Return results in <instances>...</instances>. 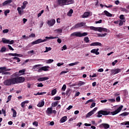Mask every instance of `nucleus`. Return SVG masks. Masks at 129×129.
<instances>
[{"label":"nucleus","mask_w":129,"mask_h":129,"mask_svg":"<svg viewBox=\"0 0 129 129\" xmlns=\"http://www.w3.org/2000/svg\"><path fill=\"white\" fill-rule=\"evenodd\" d=\"M25 79L24 77H15L5 80L4 82V84L6 86H11V85H14V84L23 83L25 82Z\"/></svg>","instance_id":"f257e3e1"},{"label":"nucleus","mask_w":129,"mask_h":129,"mask_svg":"<svg viewBox=\"0 0 129 129\" xmlns=\"http://www.w3.org/2000/svg\"><path fill=\"white\" fill-rule=\"evenodd\" d=\"M49 39H56V37H53V36H50V37L46 36L45 37V39L43 40L42 39H37L35 41H33L31 43H30V45H37V44H40V43H44V42H46L47 40Z\"/></svg>","instance_id":"f03ea898"},{"label":"nucleus","mask_w":129,"mask_h":129,"mask_svg":"<svg viewBox=\"0 0 129 129\" xmlns=\"http://www.w3.org/2000/svg\"><path fill=\"white\" fill-rule=\"evenodd\" d=\"M89 29H90V30H92L93 31H98V32H107V31H108V30L106 28H104L103 27H95L94 26H90Z\"/></svg>","instance_id":"7ed1b4c3"},{"label":"nucleus","mask_w":129,"mask_h":129,"mask_svg":"<svg viewBox=\"0 0 129 129\" xmlns=\"http://www.w3.org/2000/svg\"><path fill=\"white\" fill-rule=\"evenodd\" d=\"M97 117H102V115H108L110 114V111L101 110L97 112ZM102 114V115H101Z\"/></svg>","instance_id":"20e7f679"},{"label":"nucleus","mask_w":129,"mask_h":129,"mask_svg":"<svg viewBox=\"0 0 129 129\" xmlns=\"http://www.w3.org/2000/svg\"><path fill=\"white\" fill-rule=\"evenodd\" d=\"M88 35V33L87 32H84L81 33L80 32H74L71 34V36H73L74 37H78L79 38L81 37H85Z\"/></svg>","instance_id":"39448f33"},{"label":"nucleus","mask_w":129,"mask_h":129,"mask_svg":"<svg viewBox=\"0 0 129 129\" xmlns=\"http://www.w3.org/2000/svg\"><path fill=\"white\" fill-rule=\"evenodd\" d=\"M57 3L59 6H66L70 5L68 0H57Z\"/></svg>","instance_id":"423d86ee"},{"label":"nucleus","mask_w":129,"mask_h":129,"mask_svg":"<svg viewBox=\"0 0 129 129\" xmlns=\"http://www.w3.org/2000/svg\"><path fill=\"white\" fill-rule=\"evenodd\" d=\"M121 72V69H114L111 70V75H115Z\"/></svg>","instance_id":"0eeeda50"},{"label":"nucleus","mask_w":129,"mask_h":129,"mask_svg":"<svg viewBox=\"0 0 129 129\" xmlns=\"http://www.w3.org/2000/svg\"><path fill=\"white\" fill-rule=\"evenodd\" d=\"M123 107V106L121 105L116 110L113 112H111V114H112V115H115V114H117L118 112H120V111H121V110L122 109Z\"/></svg>","instance_id":"6e6552de"},{"label":"nucleus","mask_w":129,"mask_h":129,"mask_svg":"<svg viewBox=\"0 0 129 129\" xmlns=\"http://www.w3.org/2000/svg\"><path fill=\"white\" fill-rule=\"evenodd\" d=\"M86 24V23H85L84 22L77 23V24H76L75 25H74L73 27V29H78V28H81L82 27H84V26H85Z\"/></svg>","instance_id":"1a4fd4ad"},{"label":"nucleus","mask_w":129,"mask_h":129,"mask_svg":"<svg viewBox=\"0 0 129 129\" xmlns=\"http://www.w3.org/2000/svg\"><path fill=\"white\" fill-rule=\"evenodd\" d=\"M26 9V6L23 5L22 6L21 8L20 7H18L17 8V11L18 12L19 15L20 16H22L24 14V11H22V10H25Z\"/></svg>","instance_id":"9d476101"},{"label":"nucleus","mask_w":129,"mask_h":129,"mask_svg":"<svg viewBox=\"0 0 129 129\" xmlns=\"http://www.w3.org/2000/svg\"><path fill=\"white\" fill-rule=\"evenodd\" d=\"M0 70H2V75H11L10 72L6 71V67L0 68Z\"/></svg>","instance_id":"9b49d317"},{"label":"nucleus","mask_w":129,"mask_h":129,"mask_svg":"<svg viewBox=\"0 0 129 129\" xmlns=\"http://www.w3.org/2000/svg\"><path fill=\"white\" fill-rule=\"evenodd\" d=\"M55 23H56L55 19H52L48 21L47 24L48 26H54V25H55Z\"/></svg>","instance_id":"f8f14e48"},{"label":"nucleus","mask_w":129,"mask_h":129,"mask_svg":"<svg viewBox=\"0 0 129 129\" xmlns=\"http://www.w3.org/2000/svg\"><path fill=\"white\" fill-rule=\"evenodd\" d=\"M44 105H45V101H44V99H43L38 103L37 106H38V107H43Z\"/></svg>","instance_id":"ddd939ff"},{"label":"nucleus","mask_w":129,"mask_h":129,"mask_svg":"<svg viewBox=\"0 0 129 129\" xmlns=\"http://www.w3.org/2000/svg\"><path fill=\"white\" fill-rule=\"evenodd\" d=\"M90 46H100V47H101V46H102V44L100 42H96L92 43L90 44Z\"/></svg>","instance_id":"4468645a"},{"label":"nucleus","mask_w":129,"mask_h":129,"mask_svg":"<svg viewBox=\"0 0 129 129\" xmlns=\"http://www.w3.org/2000/svg\"><path fill=\"white\" fill-rule=\"evenodd\" d=\"M48 79H49V77H47L38 78L37 80L38 81H39V82H42V81H46V80H48Z\"/></svg>","instance_id":"2eb2a0df"},{"label":"nucleus","mask_w":129,"mask_h":129,"mask_svg":"<svg viewBox=\"0 0 129 129\" xmlns=\"http://www.w3.org/2000/svg\"><path fill=\"white\" fill-rule=\"evenodd\" d=\"M100 127H104V128H109V124L106 123H102L100 125Z\"/></svg>","instance_id":"dca6fc26"},{"label":"nucleus","mask_w":129,"mask_h":129,"mask_svg":"<svg viewBox=\"0 0 129 129\" xmlns=\"http://www.w3.org/2000/svg\"><path fill=\"white\" fill-rule=\"evenodd\" d=\"M46 112L48 115L49 114H52V113H53V110H52V107L48 108L46 111Z\"/></svg>","instance_id":"f3484780"},{"label":"nucleus","mask_w":129,"mask_h":129,"mask_svg":"<svg viewBox=\"0 0 129 129\" xmlns=\"http://www.w3.org/2000/svg\"><path fill=\"white\" fill-rule=\"evenodd\" d=\"M12 2H13V1H12V0L6 1L3 3V4H2L3 6L5 7V6L10 5V4H11L12 3Z\"/></svg>","instance_id":"a211bd4d"},{"label":"nucleus","mask_w":129,"mask_h":129,"mask_svg":"<svg viewBox=\"0 0 129 129\" xmlns=\"http://www.w3.org/2000/svg\"><path fill=\"white\" fill-rule=\"evenodd\" d=\"M90 15V12H85L83 15H82V18H88L89 16Z\"/></svg>","instance_id":"6ab92c4d"},{"label":"nucleus","mask_w":129,"mask_h":129,"mask_svg":"<svg viewBox=\"0 0 129 129\" xmlns=\"http://www.w3.org/2000/svg\"><path fill=\"white\" fill-rule=\"evenodd\" d=\"M8 55L9 56H13L15 57H21L22 56V54L18 53H9Z\"/></svg>","instance_id":"aec40b11"},{"label":"nucleus","mask_w":129,"mask_h":129,"mask_svg":"<svg viewBox=\"0 0 129 129\" xmlns=\"http://www.w3.org/2000/svg\"><path fill=\"white\" fill-rule=\"evenodd\" d=\"M67 119H68V118H67V116H64L61 117V118L60 120V122L63 123V122H65V121H66V120H67Z\"/></svg>","instance_id":"412c9836"},{"label":"nucleus","mask_w":129,"mask_h":129,"mask_svg":"<svg viewBox=\"0 0 129 129\" xmlns=\"http://www.w3.org/2000/svg\"><path fill=\"white\" fill-rule=\"evenodd\" d=\"M104 14L105 15V16H106L107 17H112V14H110L109 12H108V11L105 10L104 11Z\"/></svg>","instance_id":"4be33fe9"},{"label":"nucleus","mask_w":129,"mask_h":129,"mask_svg":"<svg viewBox=\"0 0 129 129\" xmlns=\"http://www.w3.org/2000/svg\"><path fill=\"white\" fill-rule=\"evenodd\" d=\"M2 42L4 44H9L10 42V40H8L5 38H2Z\"/></svg>","instance_id":"5701e85b"},{"label":"nucleus","mask_w":129,"mask_h":129,"mask_svg":"<svg viewBox=\"0 0 129 129\" xmlns=\"http://www.w3.org/2000/svg\"><path fill=\"white\" fill-rule=\"evenodd\" d=\"M66 95H68V96H70L71 95V89H68L67 90L66 92Z\"/></svg>","instance_id":"b1692460"},{"label":"nucleus","mask_w":129,"mask_h":129,"mask_svg":"<svg viewBox=\"0 0 129 129\" xmlns=\"http://www.w3.org/2000/svg\"><path fill=\"white\" fill-rule=\"evenodd\" d=\"M91 53H93L96 55H99V52L96 51V49H93L91 50Z\"/></svg>","instance_id":"393cba45"},{"label":"nucleus","mask_w":129,"mask_h":129,"mask_svg":"<svg viewBox=\"0 0 129 129\" xmlns=\"http://www.w3.org/2000/svg\"><path fill=\"white\" fill-rule=\"evenodd\" d=\"M41 69L42 70V71H48L49 70L48 69L50 68L48 66H45V67H41Z\"/></svg>","instance_id":"a878e982"},{"label":"nucleus","mask_w":129,"mask_h":129,"mask_svg":"<svg viewBox=\"0 0 129 129\" xmlns=\"http://www.w3.org/2000/svg\"><path fill=\"white\" fill-rule=\"evenodd\" d=\"M58 103H59V101H55L54 102L52 103L51 106L53 107H56V106H57V105H58Z\"/></svg>","instance_id":"bb28decb"},{"label":"nucleus","mask_w":129,"mask_h":129,"mask_svg":"<svg viewBox=\"0 0 129 129\" xmlns=\"http://www.w3.org/2000/svg\"><path fill=\"white\" fill-rule=\"evenodd\" d=\"M11 110H12L13 112V117H16V116H17V111H16V110H15L14 108H12Z\"/></svg>","instance_id":"cd10ccee"},{"label":"nucleus","mask_w":129,"mask_h":129,"mask_svg":"<svg viewBox=\"0 0 129 129\" xmlns=\"http://www.w3.org/2000/svg\"><path fill=\"white\" fill-rule=\"evenodd\" d=\"M119 19L121 21H123V22H125V18H124V15H121L119 16Z\"/></svg>","instance_id":"c85d7f7f"},{"label":"nucleus","mask_w":129,"mask_h":129,"mask_svg":"<svg viewBox=\"0 0 129 129\" xmlns=\"http://www.w3.org/2000/svg\"><path fill=\"white\" fill-rule=\"evenodd\" d=\"M73 14V9H70V10L69 11L68 13V16H69V17H71Z\"/></svg>","instance_id":"c756f323"},{"label":"nucleus","mask_w":129,"mask_h":129,"mask_svg":"<svg viewBox=\"0 0 129 129\" xmlns=\"http://www.w3.org/2000/svg\"><path fill=\"white\" fill-rule=\"evenodd\" d=\"M129 112H124L121 114H120L119 115L121 116H126V115H128Z\"/></svg>","instance_id":"7c9ffc66"},{"label":"nucleus","mask_w":129,"mask_h":129,"mask_svg":"<svg viewBox=\"0 0 129 129\" xmlns=\"http://www.w3.org/2000/svg\"><path fill=\"white\" fill-rule=\"evenodd\" d=\"M78 64H79V61H77L75 62L71 63L69 64V66H75V65H78Z\"/></svg>","instance_id":"2f4dec72"},{"label":"nucleus","mask_w":129,"mask_h":129,"mask_svg":"<svg viewBox=\"0 0 129 129\" xmlns=\"http://www.w3.org/2000/svg\"><path fill=\"white\" fill-rule=\"evenodd\" d=\"M46 93H47V92H38L37 94H34V95H44V94H46Z\"/></svg>","instance_id":"473e14b6"},{"label":"nucleus","mask_w":129,"mask_h":129,"mask_svg":"<svg viewBox=\"0 0 129 129\" xmlns=\"http://www.w3.org/2000/svg\"><path fill=\"white\" fill-rule=\"evenodd\" d=\"M92 114H94L91 111L89 112H88L86 116V117H90V116H91V115H92Z\"/></svg>","instance_id":"72a5a7b5"},{"label":"nucleus","mask_w":129,"mask_h":129,"mask_svg":"<svg viewBox=\"0 0 129 129\" xmlns=\"http://www.w3.org/2000/svg\"><path fill=\"white\" fill-rule=\"evenodd\" d=\"M11 59H13V60H17L18 63H19V62H21V59H20V58H19L18 57H12Z\"/></svg>","instance_id":"f704fd0d"},{"label":"nucleus","mask_w":129,"mask_h":129,"mask_svg":"<svg viewBox=\"0 0 129 129\" xmlns=\"http://www.w3.org/2000/svg\"><path fill=\"white\" fill-rule=\"evenodd\" d=\"M84 41L85 42V43H89L90 40H89V38L88 37H85L84 39Z\"/></svg>","instance_id":"c9c22d12"},{"label":"nucleus","mask_w":129,"mask_h":129,"mask_svg":"<svg viewBox=\"0 0 129 129\" xmlns=\"http://www.w3.org/2000/svg\"><path fill=\"white\" fill-rule=\"evenodd\" d=\"M57 93V90L56 89H54L51 91V95L53 96L55 95Z\"/></svg>","instance_id":"e433bc0d"},{"label":"nucleus","mask_w":129,"mask_h":129,"mask_svg":"<svg viewBox=\"0 0 129 129\" xmlns=\"http://www.w3.org/2000/svg\"><path fill=\"white\" fill-rule=\"evenodd\" d=\"M84 84H85V82L83 81H80L78 83V86H82V85H84Z\"/></svg>","instance_id":"4c0bfd02"},{"label":"nucleus","mask_w":129,"mask_h":129,"mask_svg":"<svg viewBox=\"0 0 129 129\" xmlns=\"http://www.w3.org/2000/svg\"><path fill=\"white\" fill-rule=\"evenodd\" d=\"M25 72H26V70L25 69H22V70H20L19 71V73H21L22 75L25 74Z\"/></svg>","instance_id":"58836bf2"},{"label":"nucleus","mask_w":129,"mask_h":129,"mask_svg":"<svg viewBox=\"0 0 129 129\" xmlns=\"http://www.w3.org/2000/svg\"><path fill=\"white\" fill-rule=\"evenodd\" d=\"M122 125H129V121H125L121 123Z\"/></svg>","instance_id":"ea45409f"},{"label":"nucleus","mask_w":129,"mask_h":129,"mask_svg":"<svg viewBox=\"0 0 129 129\" xmlns=\"http://www.w3.org/2000/svg\"><path fill=\"white\" fill-rule=\"evenodd\" d=\"M6 51H7V48L4 47L1 48L0 52H1V53H4V52H6Z\"/></svg>","instance_id":"a19ab883"},{"label":"nucleus","mask_w":129,"mask_h":129,"mask_svg":"<svg viewBox=\"0 0 129 129\" xmlns=\"http://www.w3.org/2000/svg\"><path fill=\"white\" fill-rule=\"evenodd\" d=\"M45 51H44V53H46L47 52H49V51H51V50H52V48L51 47H45Z\"/></svg>","instance_id":"79ce46f5"},{"label":"nucleus","mask_w":129,"mask_h":129,"mask_svg":"<svg viewBox=\"0 0 129 129\" xmlns=\"http://www.w3.org/2000/svg\"><path fill=\"white\" fill-rule=\"evenodd\" d=\"M120 10H121V12H125V13H128V10L125 8H121Z\"/></svg>","instance_id":"37998d69"},{"label":"nucleus","mask_w":129,"mask_h":129,"mask_svg":"<svg viewBox=\"0 0 129 129\" xmlns=\"http://www.w3.org/2000/svg\"><path fill=\"white\" fill-rule=\"evenodd\" d=\"M12 100V95H9L8 97V100L7 101L6 103H8V102H10L11 100Z\"/></svg>","instance_id":"c03bdc74"},{"label":"nucleus","mask_w":129,"mask_h":129,"mask_svg":"<svg viewBox=\"0 0 129 129\" xmlns=\"http://www.w3.org/2000/svg\"><path fill=\"white\" fill-rule=\"evenodd\" d=\"M55 31L57 32V33H62V32H63V30H62V29H56Z\"/></svg>","instance_id":"a18cd8bd"},{"label":"nucleus","mask_w":129,"mask_h":129,"mask_svg":"<svg viewBox=\"0 0 129 129\" xmlns=\"http://www.w3.org/2000/svg\"><path fill=\"white\" fill-rule=\"evenodd\" d=\"M37 87H43L44 86V85L42 83H37Z\"/></svg>","instance_id":"49530a36"},{"label":"nucleus","mask_w":129,"mask_h":129,"mask_svg":"<svg viewBox=\"0 0 129 129\" xmlns=\"http://www.w3.org/2000/svg\"><path fill=\"white\" fill-rule=\"evenodd\" d=\"M61 90L62 91H65V90H66V85H63V86L61 88Z\"/></svg>","instance_id":"de8ad7c7"},{"label":"nucleus","mask_w":129,"mask_h":129,"mask_svg":"<svg viewBox=\"0 0 129 129\" xmlns=\"http://www.w3.org/2000/svg\"><path fill=\"white\" fill-rule=\"evenodd\" d=\"M125 21H123V20H120L119 21V26H121L123 25V23H125Z\"/></svg>","instance_id":"09e8293b"},{"label":"nucleus","mask_w":129,"mask_h":129,"mask_svg":"<svg viewBox=\"0 0 129 129\" xmlns=\"http://www.w3.org/2000/svg\"><path fill=\"white\" fill-rule=\"evenodd\" d=\"M40 67L39 64H36L33 66V69H39V67Z\"/></svg>","instance_id":"8fccbe9b"},{"label":"nucleus","mask_w":129,"mask_h":129,"mask_svg":"<svg viewBox=\"0 0 129 129\" xmlns=\"http://www.w3.org/2000/svg\"><path fill=\"white\" fill-rule=\"evenodd\" d=\"M61 99V97L56 96L54 98V100H60Z\"/></svg>","instance_id":"3c124183"},{"label":"nucleus","mask_w":129,"mask_h":129,"mask_svg":"<svg viewBox=\"0 0 129 129\" xmlns=\"http://www.w3.org/2000/svg\"><path fill=\"white\" fill-rule=\"evenodd\" d=\"M13 76H14V77H19V76H20V74L18 72L15 73L13 74Z\"/></svg>","instance_id":"603ef678"},{"label":"nucleus","mask_w":129,"mask_h":129,"mask_svg":"<svg viewBox=\"0 0 129 129\" xmlns=\"http://www.w3.org/2000/svg\"><path fill=\"white\" fill-rule=\"evenodd\" d=\"M108 101L109 102H115V99H108Z\"/></svg>","instance_id":"864d4df0"},{"label":"nucleus","mask_w":129,"mask_h":129,"mask_svg":"<svg viewBox=\"0 0 129 129\" xmlns=\"http://www.w3.org/2000/svg\"><path fill=\"white\" fill-rule=\"evenodd\" d=\"M68 72H69V71H62L60 73V75H62V74H65L66 73H68Z\"/></svg>","instance_id":"5fc2aeb1"},{"label":"nucleus","mask_w":129,"mask_h":129,"mask_svg":"<svg viewBox=\"0 0 129 129\" xmlns=\"http://www.w3.org/2000/svg\"><path fill=\"white\" fill-rule=\"evenodd\" d=\"M5 15L6 16V17H7V16H8V14H10V10H6L4 12Z\"/></svg>","instance_id":"6e6d98bb"},{"label":"nucleus","mask_w":129,"mask_h":129,"mask_svg":"<svg viewBox=\"0 0 129 129\" xmlns=\"http://www.w3.org/2000/svg\"><path fill=\"white\" fill-rule=\"evenodd\" d=\"M89 102H93V99H90L87 101L85 103V104H88Z\"/></svg>","instance_id":"4d7b16f0"},{"label":"nucleus","mask_w":129,"mask_h":129,"mask_svg":"<svg viewBox=\"0 0 129 129\" xmlns=\"http://www.w3.org/2000/svg\"><path fill=\"white\" fill-rule=\"evenodd\" d=\"M30 38H35L36 37V35L34 33H32L30 35H29Z\"/></svg>","instance_id":"13d9d810"},{"label":"nucleus","mask_w":129,"mask_h":129,"mask_svg":"<svg viewBox=\"0 0 129 129\" xmlns=\"http://www.w3.org/2000/svg\"><path fill=\"white\" fill-rule=\"evenodd\" d=\"M67 49V46L66 45H64L63 46V47H61V51H63V50H66Z\"/></svg>","instance_id":"bf43d9fd"},{"label":"nucleus","mask_w":129,"mask_h":129,"mask_svg":"<svg viewBox=\"0 0 129 129\" xmlns=\"http://www.w3.org/2000/svg\"><path fill=\"white\" fill-rule=\"evenodd\" d=\"M52 62H54V60H53V59H48V60H47V63H48V64H50V63H52Z\"/></svg>","instance_id":"052dcab7"},{"label":"nucleus","mask_w":129,"mask_h":129,"mask_svg":"<svg viewBox=\"0 0 129 129\" xmlns=\"http://www.w3.org/2000/svg\"><path fill=\"white\" fill-rule=\"evenodd\" d=\"M116 101L117 102H119V101H120V97L119 96L117 97L116 98Z\"/></svg>","instance_id":"680f3d73"},{"label":"nucleus","mask_w":129,"mask_h":129,"mask_svg":"<svg viewBox=\"0 0 129 129\" xmlns=\"http://www.w3.org/2000/svg\"><path fill=\"white\" fill-rule=\"evenodd\" d=\"M116 63H117V60H115L114 61L112 62V66H114L115 64H116Z\"/></svg>","instance_id":"e2e57ef3"},{"label":"nucleus","mask_w":129,"mask_h":129,"mask_svg":"<svg viewBox=\"0 0 129 129\" xmlns=\"http://www.w3.org/2000/svg\"><path fill=\"white\" fill-rule=\"evenodd\" d=\"M97 110V107L94 108L92 110H91L92 112L94 114V112Z\"/></svg>","instance_id":"0e129e2a"},{"label":"nucleus","mask_w":129,"mask_h":129,"mask_svg":"<svg viewBox=\"0 0 129 129\" xmlns=\"http://www.w3.org/2000/svg\"><path fill=\"white\" fill-rule=\"evenodd\" d=\"M9 32V29H4L3 31V32L4 33V34H6L7 33H8Z\"/></svg>","instance_id":"69168bd1"},{"label":"nucleus","mask_w":129,"mask_h":129,"mask_svg":"<svg viewBox=\"0 0 129 129\" xmlns=\"http://www.w3.org/2000/svg\"><path fill=\"white\" fill-rule=\"evenodd\" d=\"M8 46L9 50H11V51H14V49L12 47V46L8 45Z\"/></svg>","instance_id":"338daca9"},{"label":"nucleus","mask_w":129,"mask_h":129,"mask_svg":"<svg viewBox=\"0 0 129 129\" xmlns=\"http://www.w3.org/2000/svg\"><path fill=\"white\" fill-rule=\"evenodd\" d=\"M33 125H35V126H38V122H37V121H34L33 122Z\"/></svg>","instance_id":"774afa93"}]
</instances>
